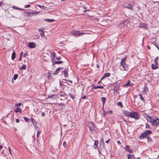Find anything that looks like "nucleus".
<instances>
[{
	"mask_svg": "<svg viewBox=\"0 0 159 159\" xmlns=\"http://www.w3.org/2000/svg\"><path fill=\"white\" fill-rule=\"evenodd\" d=\"M129 23V21L128 19H125L118 25V28L121 31L124 32L126 30Z\"/></svg>",
	"mask_w": 159,
	"mask_h": 159,
	"instance_id": "nucleus-1",
	"label": "nucleus"
},
{
	"mask_svg": "<svg viewBox=\"0 0 159 159\" xmlns=\"http://www.w3.org/2000/svg\"><path fill=\"white\" fill-rule=\"evenodd\" d=\"M118 81L114 83L113 84L114 86L113 93L114 94L116 95L117 94H119V90H120V84L119 83H117Z\"/></svg>",
	"mask_w": 159,
	"mask_h": 159,
	"instance_id": "nucleus-2",
	"label": "nucleus"
},
{
	"mask_svg": "<svg viewBox=\"0 0 159 159\" xmlns=\"http://www.w3.org/2000/svg\"><path fill=\"white\" fill-rule=\"evenodd\" d=\"M126 59V57L122 58L120 61V65L121 66L123 70L128 71L129 70V65L126 64L125 63V60Z\"/></svg>",
	"mask_w": 159,
	"mask_h": 159,
	"instance_id": "nucleus-3",
	"label": "nucleus"
},
{
	"mask_svg": "<svg viewBox=\"0 0 159 159\" xmlns=\"http://www.w3.org/2000/svg\"><path fill=\"white\" fill-rule=\"evenodd\" d=\"M152 133V131L151 130H146L140 134L139 138L140 139H143L146 137L148 136V135H150Z\"/></svg>",
	"mask_w": 159,
	"mask_h": 159,
	"instance_id": "nucleus-4",
	"label": "nucleus"
},
{
	"mask_svg": "<svg viewBox=\"0 0 159 159\" xmlns=\"http://www.w3.org/2000/svg\"><path fill=\"white\" fill-rule=\"evenodd\" d=\"M70 33L73 36H83L86 34L84 32H81L80 31H76L74 29L72 30L71 31Z\"/></svg>",
	"mask_w": 159,
	"mask_h": 159,
	"instance_id": "nucleus-5",
	"label": "nucleus"
},
{
	"mask_svg": "<svg viewBox=\"0 0 159 159\" xmlns=\"http://www.w3.org/2000/svg\"><path fill=\"white\" fill-rule=\"evenodd\" d=\"M40 11H34L31 10V11L30 12H24L23 13L25 16L30 17L31 16V15H34L36 16L38 15Z\"/></svg>",
	"mask_w": 159,
	"mask_h": 159,
	"instance_id": "nucleus-6",
	"label": "nucleus"
},
{
	"mask_svg": "<svg viewBox=\"0 0 159 159\" xmlns=\"http://www.w3.org/2000/svg\"><path fill=\"white\" fill-rule=\"evenodd\" d=\"M129 117L134 118L136 120H138L140 118V116L138 113L135 111H132L130 112Z\"/></svg>",
	"mask_w": 159,
	"mask_h": 159,
	"instance_id": "nucleus-7",
	"label": "nucleus"
},
{
	"mask_svg": "<svg viewBox=\"0 0 159 159\" xmlns=\"http://www.w3.org/2000/svg\"><path fill=\"white\" fill-rule=\"evenodd\" d=\"M88 126L90 130L92 131H94L95 130V126L94 125L93 123L92 122L88 121Z\"/></svg>",
	"mask_w": 159,
	"mask_h": 159,
	"instance_id": "nucleus-8",
	"label": "nucleus"
},
{
	"mask_svg": "<svg viewBox=\"0 0 159 159\" xmlns=\"http://www.w3.org/2000/svg\"><path fill=\"white\" fill-rule=\"evenodd\" d=\"M156 118V119L153 120L152 123V125L154 127L157 126L159 125V119L157 117Z\"/></svg>",
	"mask_w": 159,
	"mask_h": 159,
	"instance_id": "nucleus-9",
	"label": "nucleus"
},
{
	"mask_svg": "<svg viewBox=\"0 0 159 159\" xmlns=\"http://www.w3.org/2000/svg\"><path fill=\"white\" fill-rule=\"evenodd\" d=\"M147 24L145 23H141L139 24V28H143L145 29H147Z\"/></svg>",
	"mask_w": 159,
	"mask_h": 159,
	"instance_id": "nucleus-10",
	"label": "nucleus"
},
{
	"mask_svg": "<svg viewBox=\"0 0 159 159\" xmlns=\"http://www.w3.org/2000/svg\"><path fill=\"white\" fill-rule=\"evenodd\" d=\"M92 88L91 89L93 90L94 89H103L104 88L103 86L101 85H98L97 86H95L94 84H93L92 85Z\"/></svg>",
	"mask_w": 159,
	"mask_h": 159,
	"instance_id": "nucleus-11",
	"label": "nucleus"
},
{
	"mask_svg": "<svg viewBox=\"0 0 159 159\" xmlns=\"http://www.w3.org/2000/svg\"><path fill=\"white\" fill-rule=\"evenodd\" d=\"M28 47L30 48H33L36 47V44L33 42H30L28 43Z\"/></svg>",
	"mask_w": 159,
	"mask_h": 159,
	"instance_id": "nucleus-12",
	"label": "nucleus"
},
{
	"mask_svg": "<svg viewBox=\"0 0 159 159\" xmlns=\"http://www.w3.org/2000/svg\"><path fill=\"white\" fill-rule=\"evenodd\" d=\"M123 113L124 115H125V116L129 117L130 115V112H129L128 111L126 110H124L123 111Z\"/></svg>",
	"mask_w": 159,
	"mask_h": 159,
	"instance_id": "nucleus-13",
	"label": "nucleus"
},
{
	"mask_svg": "<svg viewBox=\"0 0 159 159\" xmlns=\"http://www.w3.org/2000/svg\"><path fill=\"white\" fill-rule=\"evenodd\" d=\"M125 150L130 153H133V150H132L129 148V146L127 145L125 147Z\"/></svg>",
	"mask_w": 159,
	"mask_h": 159,
	"instance_id": "nucleus-14",
	"label": "nucleus"
},
{
	"mask_svg": "<svg viewBox=\"0 0 159 159\" xmlns=\"http://www.w3.org/2000/svg\"><path fill=\"white\" fill-rule=\"evenodd\" d=\"M68 69L66 68L63 71H62V72H63L64 76L66 78L68 76Z\"/></svg>",
	"mask_w": 159,
	"mask_h": 159,
	"instance_id": "nucleus-15",
	"label": "nucleus"
},
{
	"mask_svg": "<svg viewBox=\"0 0 159 159\" xmlns=\"http://www.w3.org/2000/svg\"><path fill=\"white\" fill-rule=\"evenodd\" d=\"M100 149L101 150H106L104 142L100 143Z\"/></svg>",
	"mask_w": 159,
	"mask_h": 159,
	"instance_id": "nucleus-16",
	"label": "nucleus"
},
{
	"mask_svg": "<svg viewBox=\"0 0 159 159\" xmlns=\"http://www.w3.org/2000/svg\"><path fill=\"white\" fill-rule=\"evenodd\" d=\"M56 56V54L55 52L52 53L51 55V60L52 62L54 61L55 60V58Z\"/></svg>",
	"mask_w": 159,
	"mask_h": 159,
	"instance_id": "nucleus-17",
	"label": "nucleus"
},
{
	"mask_svg": "<svg viewBox=\"0 0 159 159\" xmlns=\"http://www.w3.org/2000/svg\"><path fill=\"white\" fill-rule=\"evenodd\" d=\"M52 62V65H54V64H61L63 63V61H53V62Z\"/></svg>",
	"mask_w": 159,
	"mask_h": 159,
	"instance_id": "nucleus-18",
	"label": "nucleus"
},
{
	"mask_svg": "<svg viewBox=\"0 0 159 159\" xmlns=\"http://www.w3.org/2000/svg\"><path fill=\"white\" fill-rule=\"evenodd\" d=\"M12 8L13 9H16V10H22V11H27L28 10H26V9H24L20 8L19 7H16V6H13L12 7Z\"/></svg>",
	"mask_w": 159,
	"mask_h": 159,
	"instance_id": "nucleus-19",
	"label": "nucleus"
},
{
	"mask_svg": "<svg viewBox=\"0 0 159 159\" xmlns=\"http://www.w3.org/2000/svg\"><path fill=\"white\" fill-rule=\"evenodd\" d=\"M94 148L96 149L98 147V145L99 143V141L98 140H95L94 141Z\"/></svg>",
	"mask_w": 159,
	"mask_h": 159,
	"instance_id": "nucleus-20",
	"label": "nucleus"
},
{
	"mask_svg": "<svg viewBox=\"0 0 159 159\" xmlns=\"http://www.w3.org/2000/svg\"><path fill=\"white\" fill-rule=\"evenodd\" d=\"M127 156L128 159H135V157L133 155L128 154Z\"/></svg>",
	"mask_w": 159,
	"mask_h": 159,
	"instance_id": "nucleus-21",
	"label": "nucleus"
},
{
	"mask_svg": "<svg viewBox=\"0 0 159 159\" xmlns=\"http://www.w3.org/2000/svg\"><path fill=\"white\" fill-rule=\"evenodd\" d=\"M125 7L126 8L133 10V7L132 5L129 3L127 4V5Z\"/></svg>",
	"mask_w": 159,
	"mask_h": 159,
	"instance_id": "nucleus-22",
	"label": "nucleus"
},
{
	"mask_svg": "<svg viewBox=\"0 0 159 159\" xmlns=\"http://www.w3.org/2000/svg\"><path fill=\"white\" fill-rule=\"evenodd\" d=\"M147 118V120L149 122L152 123L153 120L154 119H152L151 116H149L148 115Z\"/></svg>",
	"mask_w": 159,
	"mask_h": 159,
	"instance_id": "nucleus-23",
	"label": "nucleus"
},
{
	"mask_svg": "<svg viewBox=\"0 0 159 159\" xmlns=\"http://www.w3.org/2000/svg\"><path fill=\"white\" fill-rule=\"evenodd\" d=\"M21 110L22 109L21 108L17 107L16 109L14 111L16 113H18V112L21 113Z\"/></svg>",
	"mask_w": 159,
	"mask_h": 159,
	"instance_id": "nucleus-24",
	"label": "nucleus"
},
{
	"mask_svg": "<svg viewBox=\"0 0 159 159\" xmlns=\"http://www.w3.org/2000/svg\"><path fill=\"white\" fill-rule=\"evenodd\" d=\"M157 65H156L155 64L154 65L152 64V65L151 67L152 68L153 70H155L158 68V66H157Z\"/></svg>",
	"mask_w": 159,
	"mask_h": 159,
	"instance_id": "nucleus-25",
	"label": "nucleus"
},
{
	"mask_svg": "<svg viewBox=\"0 0 159 159\" xmlns=\"http://www.w3.org/2000/svg\"><path fill=\"white\" fill-rule=\"evenodd\" d=\"M112 112V111L111 110H109L107 111H105L104 112H103V116L104 117H105L106 116V114L107 113H111Z\"/></svg>",
	"mask_w": 159,
	"mask_h": 159,
	"instance_id": "nucleus-26",
	"label": "nucleus"
},
{
	"mask_svg": "<svg viewBox=\"0 0 159 159\" xmlns=\"http://www.w3.org/2000/svg\"><path fill=\"white\" fill-rule=\"evenodd\" d=\"M64 106H65L66 105L64 104L62 102H61V103H59L58 105L59 107H60V108L61 109H63Z\"/></svg>",
	"mask_w": 159,
	"mask_h": 159,
	"instance_id": "nucleus-27",
	"label": "nucleus"
},
{
	"mask_svg": "<svg viewBox=\"0 0 159 159\" xmlns=\"http://www.w3.org/2000/svg\"><path fill=\"white\" fill-rule=\"evenodd\" d=\"M44 21L48 22H52L54 21L55 20L53 19H45L44 20Z\"/></svg>",
	"mask_w": 159,
	"mask_h": 159,
	"instance_id": "nucleus-28",
	"label": "nucleus"
},
{
	"mask_svg": "<svg viewBox=\"0 0 159 159\" xmlns=\"http://www.w3.org/2000/svg\"><path fill=\"white\" fill-rule=\"evenodd\" d=\"M146 138H147V142L148 143L152 142L153 141V140L152 139V138L149 136L147 137Z\"/></svg>",
	"mask_w": 159,
	"mask_h": 159,
	"instance_id": "nucleus-29",
	"label": "nucleus"
},
{
	"mask_svg": "<svg viewBox=\"0 0 159 159\" xmlns=\"http://www.w3.org/2000/svg\"><path fill=\"white\" fill-rule=\"evenodd\" d=\"M16 55V53L15 52V51H13L11 55V59L12 60H14L15 58Z\"/></svg>",
	"mask_w": 159,
	"mask_h": 159,
	"instance_id": "nucleus-30",
	"label": "nucleus"
},
{
	"mask_svg": "<svg viewBox=\"0 0 159 159\" xmlns=\"http://www.w3.org/2000/svg\"><path fill=\"white\" fill-rule=\"evenodd\" d=\"M60 70L59 68H58L54 72L53 74V75H57L58 74V73H59L60 72Z\"/></svg>",
	"mask_w": 159,
	"mask_h": 159,
	"instance_id": "nucleus-31",
	"label": "nucleus"
},
{
	"mask_svg": "<svg viewBox=\"0 0 159 159\" xmlns=\"http://www.w3.org/2000/svg\"><path fill=\"white\" fill-rule=\"evenodd\" d=\"M34 120H35L32 117H31L30 118V120L32 121L33 124V125H34V126L35 127H36L37 125V123L36 122H35V123H34Z\"/></svg>",
	"mask_w": 159,
	"mask_h": 159,
	"instance_id": "nucleus-32",
	"label": "nucleus"
},
{
	"mask_svg": "<svg viewBox=\"0 0 159 159\" xmlns=\"http://www.w3.org/2000/svg\"><path fill=\"white\" fill-rule=\"evenodd\" d=\"M106 100V98L105 97H102L101 98V100L102 102V104H103V106H104L105 103V101Z\"/></svg>",
	"mask_w": 159,
	"mask_h": 159,
	"instance_id": "nucleus-33",
	"label": "nucleus"
},
{
	"mask_svg": "<svg viewBox=\"0 0 159 159\" xmlns=\"http://www.w3.org/2000/svg\"><path fill=\"white\" fill-rule=\"evenodd\" d=\"M60 94H58V95H59L60 97H64L66 94V93L65 92H62V91H60Z\"/></svg>",
	"mask_w": 159,
	"mask_h": 159,
	"instance_id": "nucleus-34",
	"label": "nucleus"
},
{
	"mask_svg": "<svg viewBox=\"0 0 159 159\" xmlns=\"http://www.w3.org/2000/svg\"><path fill=\"white\" fill-rule=\"evenodd\" d=\"M130 80H129L127 82V83L124 85L123 86V87H127L129 86H131L130 85Z\"/></svg>",
	"mask_w": 159,
	"mask_h": 159,
	"instance_id": "nucleus-35",
	"label": "nucleus"
},
{
	"mask_svg": "<svg viewBox=\"0 0 159 159\" xmlns=\"http://www.w3.org/2000/svg\"><path fill=\"white\" fill-rule=\"evenodd\" d=\"M37 5L40 8L43 10H46L47 8V7H44L43 6H42L41 5H38V4H37Z\"/></svg>",
	"mask_w": 159,
	"mask_h": 159,
	"instance_id": "nucleus-36",
	"label": "nucleus"
},
{
	"mask_svg": "<svg viewBox=\"0 0 159 159\" xmlns=\"http://www.w3.org/2000/svg\"><path fill=\"white\" fill-rule=\"evenodd\" d=\"M26 68V65L25 64H23L22 66L20 68V70H25Z\"/></svg>",
	"mask_w": 159,
	"mask_h": 159,
	"instance_id": "nucleus-37",
	"label": "nucleus"
},
{
	"mask_svg": "<svg viewBox=\"0 0 159 159\" xmlns=\"http://www.w3.org/2000/svg\"><path fill=\"white\" fill-rule=\"evenodd\" d=\"M68 94L72 100H74L75 98V96L72 94L69 93Z\"/></svg>",
	"mask_w": 159,
	"mask_h": 159,
	"instance_id": "nucleus-38",
	"label": "nucleus"
},
{
	"mask_svg": "<svg viewBox=\"0 0 159 159\" xmlns=\"http://www.w3.org/2000/svg\"><path fill=\"white\" fill-rule=\"evenodd\" d=\"M62 80H64V81H66V82H64V81H62V82L63 83H68L67 81H69V82H70L71 83H73V82H72V80H66V79H62Z\"/></svg>",
	"mask_w": 159,
	"mask_h": 159,
	"instance_id": "nucleus-39",
	"label": "nucleus"
},
{
	"mask_svg": "<svg viewBox=\"0 0 159 159\" xmlns=\"http://www.w3.org/2000/svg\"><path fill=\"white\" fill-rule=\"evenodd\" d=\"M139 96L140 99L142 100L143 102H145V100L144 99L142 94H139Z\"/></svg>",
	"mask_w": 159,
	"mask_h": 159,
	"instance_id": "nucleus-40",
	"label": "nucleus"
},
{
	"mask_svg": "<svg viewBox=\"0 0 159 159\" xmlns=\"http://www.w3.org/2000/svg\"><path fill=\"white\" fill-rule=\"evenodd\" d=\"M117 105L119 106H120L121 108H122L123 107V105H122V103L121 102H118L117 103Z\"/></svg>",
	"mask_w": 159,
	"mask_h": 159,
	"instance_id": "nucleus-41",
	"label": "nucleus"
},
{
	"mask_svg": "<svg viewBox=\"0 0 159 159\" xmlns=\"http://www.w3.org/2000/svg\"><path fill=\"white\" fill-rule=\"evenodd\" d=\"M158 58V57H156V58L154 59V63H155V64H156V65H158V61H157Z\"/></svg>",
	"mask_w": 159,
	"mask_h": 159,
	"instance_id": "nucleus-42",
	"label": "nucleus"
},
{
	"mask_svg": "<svg viewBox=\"0 0 159 159\" xmlns=\"http://www.w3.org/2000/svg\"><path fill=\"white\" fill-rule=\"evenodd\" d=\"M110 74L109 73H105L103 75L104 76V77H109L110 76Z\"/></svg>",
	"mask_w": 159,
	"mask_h": 159,
	"instance_id": "nucleus-43",
	"label": "nucleus"
},
{
	"mask_svg": "<svg viewBox=\"0 0 159 159\" xmlns=\"http://www.w3.org/2000/svg\"><path fill=\"white\" fill-rule=\"evenodd\" d=\"M18 77V75L17 74H15L14 75L13 77V79H14V80H16L17 78Z\"/></svg>",
	"mask_w": 159,
	"mask_h": 159,
	"instance_id": "nucleus-44",
	"label": "nucleus"
},
{
	"mask_svg": "<svg viewBox=\"0 0 159 159\" xmlns=\"http://www.w3.org/2000/svg\"><path fill=\"white\" fill-rule=\"evenodd\" d=\"M23 118L26 122H29L30 119L29 118L25 117H24Z\"/></svg>",
	"mask_w": 159,
	"mask_h": 159,
	"instance_id": "nucleus-45",
	"label": "nucleus"
},
{
	"mask_svg": "<svg viewBox=\"0 0 159 159\" xmlns=\"http://www.w3.org/2000/svg\"><path fill=\"white\" fill-rule=\"evenodd\" d=\"M40 34L42 37H43V36H44V33L43 30H41V32Z\"/></svg>",
	"mask_w": 159,
	"mask_h": 159,
	"instance_id": "nucleus-46",
	"label": "nucleus"
},
{
	"mask_svg": "<svg viewBox=\"0 0 159 159\" xmlns=\"http://www.w3.org/2000/svg\"><path fill=\"white\" fill-rule=\"evenodd\" d=\"M147 91H148V88L147 87V86H145L144 87L143 89V92H144Z\"/></svg>",
	"mask_w": 159,
	"mask_h": 159,
	"instance_id": "nucleus-47",
	"label": "nucleus"
},
{
	"mask_svg": "<svg viewBox=\"0 0 159 159\" xmlns=\"http://www.w3.org/2000/svg\"><path fill=\"white\" fill-rule=\"evenodd\" d=\"M22 105L21 103H16L15 104V107H19L20 106Z\"/></svg>",
	"mask_w": 159,
	"mask_h": 159,
	"instance_id": "nucleus-48",
	"label": "nucleus"
},
{
	"mask_svg": "<svg viewBox=\"0 0 159 159\" xmlns=\"http://www.w3.org/2000/svg\"><path fill=\"white\" fill-rule=\"evenodd\" d=\"M63 145L64 147L65 148H66V147H67V145L66 144V142L64 141L63 142Z\"/></svg>",
	"mask_w": 159,
	"mask_h": 159,
	"instance_id": "nucleus-49",
	"label": "nucleus"
},
{
	"mask_svg": "<svg viewBox=\"0 0 159 159\" xmlns=\"http://www.w3.org/2000/svg\"><path fill=\"white\" fill-rule=\"evenodd\" d=\"M55 95L54 94L50 95L49 94L48 96V98H52V97H54Z\"/></svg>",
	"mask_w": 159,
	"mask_h": 159,
	"instance_id": "nucleus-50",
	"label": "nucleus"
},
{
	"mask_svg": "<svg viewBox=\"0 0 159 159\" xmlns=\"http://www.w3.org/2000/svg\"><path fill=\"white\" fill-rule=\"evenodd\" d=\"M40 130H38L37 131V135H36V136L37 138L38 137L39 135H40Z\"/></svg>",
	"mask_w": 159,
	"mask_h": 159,
	"instance_id": "nucleus-51",
	"label": "nucleus"
},
{
	"mask_svg": "<svg viewBox=\"0 0 159 159\" xmlns=\"http://www.w3.org/2000/svg\"><path fill=\"white\" fill-rule=\"evenodd\" d=\"M30 7V4L25 5L24 6V7L25 8H27Z\"/></svg>",
	"mask_w": 159,
	"mask_h": 159,
	"instance_id": "nucleus-52",
	"label": "nucleus"
},
{
	"mask_svg": "<svg viewBox=\"0 0 159 159\" xmlns=\"http://www.w3.org/2000/svg\"><path fill=\"white\" fill-rule=\"evenodd\" d=\"M8 148L9 149V152H10V155L11 156H12V153L11 152V148H10L9 147H8Z\"/></svg>",
	"mask_w": 159,
	"mask_h": 159,
	"instance_id": "nucleus-53",
	"label": "nucleus"
},
{
	"mask_svg": "<svg viewBox=\"0 0 159 159\" xmlns=\"http://www.w3.org/2000/svg\"><path fill=\"white\" fill-rule=\"evenodd\" d=\"M145 128L146 129L150 128L149 125L148 124L146 123Z\"/></svg>",
	"mask_w": 159,
	"mask_h": 159,
	"instance_id": "nucleus-54",
	"label": "nucleus"
},
{
	"mask_svg": "<svg viewBox=\"0 0 159 159\" xmlns=\"http://www.w3.org/2000/svg\"><path fill=\"white\" fill-rule=\"evenodd\" d=\"M61 59V57L60 56L57 57L56 58V59L57 60H60Z\"/></svg>",
	"mask_w": 159,
	"mask_h": 159,
	"instance_id": "nucleus-55",
	"label": "nucleus"
},
{
	"mask_svg": "<svg viewBox=\"0 0 159 159\" xmlns=\"http://www.w3.org/2000/svg\"><path fill=\"white\" fill-rule=\"evenodd\" d=\"M103 142H104V140L103 139V138L102 137V138H101L100 140V143H103Z\"/></svg>",
	"mask_w": 159,
	"mask_h": 159,
	"instance_id": "nucleus-56",
	"label": "nucleus"
},
{
	"mask_svg": "<svg viewBox=\"0 0 159 159\" xmlns=\"http://www.w3.org/2000/svg\"><path fill=\"white\" fill-rule=\"evenodd\" d=\"M48 78H49V79H52V76L51 75H48Z\"/></svg>",
	"mask_w": 159,
	"mask_h": 159,
	"instance_id": "nucleus-57",
	"label": "nucleus"
},
{
	"mask_svg": "<svg viewBox=\"0 0 159 159\" xmlns=\"http://www.w3.org/2000/svg\"><path fill=\"white\" fill-rule=\"evenodd\" d=\"M86 98V96L85 95H84L83 97H81V98L82 99H85Z\"/></svg>",
	"mask_w": 159,
	"mask_h": 159,
	"instance_id": "nucleus-58",
	"label": "nucleus"
},
{
	"mask_svg": "<svg viewBox=\"0 0 159 159\" xmlns=\"http://www.w3.org/2000/svg\"><path fill=\"white\" fill-rule=\"evenodd\" d=\"M23 53L22 52H21L20 53V57H22V56H23Z\"/></svg>",
	"mask_w": 159,
	"mask_h": 159,
	"instance_id": "nucleus-59",
	"label": "nucleus"
},
{
	"mask_svg": "<svg viewBox=\"0 0 159 159\" xmlns=\"http://www.w3.org/2000/svg\"><path fill=\"white\" fill-rule=\"evenodd\" d=\"M60 70H63L64 68L63 67H58Z\"/></svg>",
	"mask_w": 159,
	"mask_h": 159,
	"instance_id": "nucleus-60",
	"label": "nucleus"
},
{
	"mask_svg": "<svg viewBox=\"0 0 159 159\" xmlns=\"http://www.w3.org/2000/svg\"><path fill=\"white\" fill-rule=\"evenodd\" d=\"M28 55V53L27 52H26L25 53L24 55H23V57H26Z\"/></svg>",
	"mask_w": 159,
	"mask_h": 159,
	"instance_id": "nucleus-61",
	"label": "nucleus"
},
{
	"mask_svg": "<svg viewBox=\"0 0 159 159\" xmlns=\"http://www.w3.org/2000/svg\"><path fill=\"white\" fill-rule=\"evenodd\" d=\"M45 113L44 112H43L42 113V116L44 117L45 116Z\"/></svg>",
	"mask_w": 159,
	"mask_h": 159,
	"instance_id": "nucleus-62",
	"label": "nucleus"
},
{
	"mask_svg": "<svg viewBox=\"0 0 159 159\" xmlns=\"http://www.w3.org/2000/svg\"><path fill=\"white\" fill-rule=\"evenodd\" d=\"M110 139H109L108 140H107L105 142L106 143H108L109 142H110Z\"/></svg>",
	"mask_w": 159,
	"mask_h": 159,
	"instance_id": "nucleus-63",
	"label": "nucleus"
},
{
	"mask_svg": "<svg viewBox=\"0 0 159 159\" xmlns=\"http://www.w3.org/2000/svg\"><path fill=\"white\" fill-rule=\"evenodd\" d=\"M117 144L118 145H121V143L119 141H118L117 142Z\"/></svg>",
	"mask_w": 159,
	"mask_h": 159,
	"instance_id": "nucleus-64",
	"label": "nucleus"
}]
</instances>
